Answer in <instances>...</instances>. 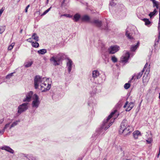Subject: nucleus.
I'll use <instances>...</instances> for the list:
<instances>
[{"label":"nucleus","instance_id":"nucleus-1","mask_svg":"<svg viewBox=\"0 0 160 160\" xmlns=\"http://www.w3.org/2000/svg\"><path fill=\"white\" fill-rule=\"evenodd\" d=\"M116 111V110H115L113 112H111L110 115L107 117V118L103 120V123L99 131L98 132L97 131L92 136L93 137H95V138H98V140H99V139L101 137V136L100 135V134L102 130L104 129V130L105 131L112 125L113 123L112 122H109V120L112 117V116L115 114Z\"/></svg>","mask_w":160,"mask_h":160},{"label":"nucleus","instance_id":"nucleus-2","mask_svg":"<svg viewBox=\"0 0 160 160\" xmlns=\"http://www.w3.org/2000/svg\"><path fill=\"white\" fill-rule=\"evenodd\" d=\"M66 58L67 56L64 54L59 53L52 57L50 60L54 66H56L60 65V62Z\"/></svg>","mask_w":160,"mask_h":160},{"label":"nucleus","instance_id":"nucleus-3","mask_svg":"<svg viewBox=\"0 0 160 160\" xmlns=\"http://www.w3.org/2000/svg\"><path fill=\"white\" fill-rule=\"evenodd\" d=\"M91 22L94 24L97 27L100 28L102 30H103L106 31H108L109 30L107 26V23L105 25L103 26L102 22L99 21L98 20H94L93 22Z\"/></svg>","mask_w":160,"mask_h":160},{"label":"nucleus","instance_id":"nucleus-4","mask_svg":"<svg viewBox=\"0 0 160 160\" xmlns=\"http://www.w3.org/2000/svg\"><path fill=\"white\" fill-rule=\"evenodd\" d=\"M32 99L33 100L32 103V107L33 108H37L38 107L40 103L39 97L36 94H35L33 96Z\"/></svg>","mask_w":160,"mask_h":160},{"label":"nucleus","instance_id":"nucleus-5","mask_svg":"<svg viewBox=\"0 0 160 160\" xmlns=\"http://www.w3.org/2000/svg\"><path fill=\"white\" fill-rule=\"evenodd\" d=\"M45 79H46V78H42L39 76H36L34 79V84L35 88L37 89L38 88V84L40 83H42Z\"/></svg>","mask_w":160,"mask_h":160},{"label":"nucleus","instance_id":"nucleus-6","mask_svg":"<svg viewBox=\"0 0 160 160\" xmlns=\"http://www.w3.org/2000/svg\"><path fill=\"white\" fill-rule=\"evenodd\" d=\"M46 81L45 82H44V83H42L40 85V90L42 92H45L49 90L51 88V84H49L48 83L47 81V79L46 78Z\"/></svg>","mask_w":160,"mask_h":160},{"label":"nucleus","instance_id":"nucleus-7","mask_svg":"<svg viewBox=\"0 0 160 160\" xmlns=\"http://www.w3.org/2000/svg\"><path fill=\"white\" fill-rule=\"evenodd\" d=\"M28 103L25 102L19 105L18 107V113L19 114H21L22 112L25 111L27 109H28Z\"/></svg>","mask_w":160,"mask_h":160},{"label":"nucleus","instance_id":"nucleus-8","mask_svg":"<svg viewBox=\"0 0 160 160\" xmlns=\"http://www.w3.org/2000/svg\"><path fill=\"white\" fill-rule=\"evenodd\" d=\"M119 49V47L117 45L112 46L108 49V51L109 53L113 54L117 52Z\"/></svg>","mask_w":160,"mask_h":160},{"label":"nucleus","instance_id":"nucleus-9","mask_svg":"<svg viewBox=\"0 0 160 160\" xmlns=\"http://www.w3.org/2000/svg\"><path fill=\"white\" fill-rule=\"evenodd\" d=\"M132 130V128L129 126H128L127 128H124V129L122 131H119V133L120 134L123 133L125 135H126L131 132Z\"/></svg>","mask_w":160,"mask_h":160},{"label":"nucleus","instance_id":"nucleus-10","mask_svg":"<svg viewBox=\"0 0 160 160\" xmlns=\"http://www.w3.org/2000/svg\"><path fill=\"white\" fill-rule=\"evenodd\" d=\"M134 102H130L128 103V101H126L125 105L123 106L124 108H125L128 106V108L126 109L127 111H130L134 107Z\"/></svg>","mask_w":160,"mask_h":160},{"label":"nucleus","instance_id":"nucleus-11","mask_svg":"<svg viewBox=\"0 0 160 160\" xmlns=\"http://www.w3.org/2000/svg\"><path fill=\"white\" fill-rule=\"evenodd\" d=\"M33 94V92L32 91H30L28 92L26 95V98H25L23 101L24 102H30L32 98H32Z\"/></svg>","mask_w":160,"mask_h":160},{"label":"nucleus","instance_id":"nucleus-12","mask_svg":"<svg viewBox=\"0 0 160 160\" xmlns=\"http://www.w3.org/2000/svg\"><path fill=\"white\" fill-rule=\"evenodd\" d=\"M68 62L67 63V67L66 68H67L68 71V72L69 73H70V72L71 71L72 65V62L71 59L69 58H68Z\"/></svg>","mask_w":160,"mask_h":160},{"label":"nucleus","instance_id":"nucleus-13","mask_svg":"<svg viewBox=\"0 0 160 160\" xmlns=\"http://www.w3.org/2000/svg\"><path fill=\"white\" fill-rule=\"evenodd\" d=\"M126 52L124 56H122L121 58V61L122 62H127L129 57L130 54L128 52L126 51Z\"/></svg>","mask_w":160,"mask_h":160},{"label":"nucleus","instance_id":"nucleus-14","mask_svg":"<svg viewBox=\"0 0 160 160\" xmlns=\"http://www.w3.org/2000/svg\"><path fill=\"white\" fill-rule=\"evenodd\" d=\"M128 126V121L126 119L123 120L121 124L120 128L119 129V131H122L124 129V128H127Z\"/></svg>","mask_w":160,"mask_h":160},{"label":"nucleus","instance_id":"nucleus-15","mask_svg":"<svg viewBox=\"0 0 160 160\" xmlns=\"http://www.w3.org/2000/svg\"><path fill=\"white\" fill-rule=\"evenodd\" d=\"M1 148L2 150H5V151L12 154H13L14 153V151L10 147L7 146H3Z\"/></svg>","mask_w":160,"mask_h":160},{"label":"nucleus","instance_id":"nucleus-16","mask_svg":"<svg viewBox=\"0 0 160 160\" xmlns=\"http://www.w3.org/2000/svg\"><path fill=\"white\" fill-rule=\"evenodd\" d=\"M81 19L83 22H88L90 20V18L88 15H85L82 16Z\"/></svg>","mask_w":160,"mask_h":160},{"label":"nucleus","instance_id":"nucleus-17","mask_svg":"<svg viewBox=\"0 0 160 160\" xmlns=\"http://www.w3.org/2000/svg\"><path fill=\"white\" fill-rule=\"evenodd\" d=\"M99 75V72L97 70H94L92 72V77L94 79L98 77Z\"/></svg>","mask_w":160,"mask_h":160},{"label":"nucleus","instance_id":"nucleus-18","mask_svg":"<svg viewBox=\"0 0 160 160\" xmlns=\"http://www.w3.org/2000/svg\"><path fill=\"white\" fill-rule=\"evenodd\" d=\"M81 18V15L77 13L74 15L73 20L74 22H77Z\"/></svg>","mask_w":160,"mask_h":160},{"label":"nucleus","instance_id":"nucleus-19","mask_svg":"<svg viewBox=\"0 0 160 160\" xmlns=\"http://www.w3.org/2000/svg\"><path fill=\"white\" fill-rule=\"evenodd\" d=\"M133 136L135 139H137L139 136H141L140 132L138 131H136L133 133Z\"/></svg>","mask_w":160,"mask_h":160},{"label":"nucleus","instance_id":"nucleus-20","mask_svg":"<svg viewBox=\"0 0 160 160\" xmlns=\"http://www.w3.org/2000/svg\"><path fill=\"white\" fill-rule=\"evenodd\" d=\"M69 0H61V6L65 7L66 6L68 3Z\"/></svg>","mask_w":160,"mask_h":160},{"label":"nucleus","instance_id":"nucleus-21","mask_svg":"<svg viewBox=\"0 0 160 160\" xmlns=\"http://www.w3.org/2000/svg\"><path fill=\"white\" fill-rule=\"evenodd\" d=\"M32 38L37 42L39 40V37L35 33H33L32 36Z\"/></svg>","mask_w":160,"mask_h":160},{"label":"nucleus","instance_id":"nucleus-22","mask_svg":"<svg viewBox=\"0 0 160 160\" xmlns=\"http://www.w3.org/2000/svg\"><path fill=\"white\" fill-rule=\"evenodd\" d=\"M139 44V42H138L136 45L132 46L131 48V50L132 51H135L138 48Z\"/></svg>","mask_w":160,"mask_h":160},{"label":"nucleus","instance_id":"nucleus-23","mask_svg":"<svg viewBox=\"0 0 160 160\" xmlns=\"http://www.w3.org/2000/svg\"><path fill=\"white\" fill-rule=\"evenodd\" d=\"M20 122V120H16L15 122H13L12 123V124L10 126L9 128V129H11L12 128L16 126L18 124V123L19 122Z\"/></svg>","mask_w":160,"mask_h":160},{"label":"nucleus","instance_id":"nucleus-24","mask_svg":"<svg viewBox=\"0 0 160 160\" xmlns=\"http://www.w3.org/2000/svg\"><path fill=\"white\" fill-rule=\"evenodd\" d=\"M37 52L39 54H44L47 52V50L45 49H42L38 50Z\"/></svg>","mask_w":160,"mask_h":160},{"label":"nucleus","instance_id":"nucleus-25","mask_svg":"<svg viewBox=\"0 0 160 160\" xmlns=\"http://www.w3.org/2000/svg\"><path fill=\"white\" fill-rule=\"evenodd\" d=\"M126 35L129 39L131 40L133 39V37L130 35V33L129 32V31L127 29L126 31Z\"/></svg>","mask_w":160,"mask_h":160},{"label":"nucleus","instance_id":"nucleus-26","mask_svg":"<svg viewBox=\"0 0 160 160\" xmlns=\"http://www.w3.org/2000/svg\"><path fill=\"white\" fill-rule=\"evenodd\" d=\"M153 3V6L154 7H156L157 9H158L159 8V5L157 1L155 0H150Z\"/></svg>","mask_w":160,"mask_h":160},{"label":"nucleus","instance_id":"nucleus-27","mask_svg":"<svg viewBox=\"0 0 160 160\" xmlns=\"http://www.w3.org/2000/svg\"><path fill=\"white\" fill-rule=\"evenodd\" d=\"M10 122L8 123L5 125V126L3 128V129L2 130V134H3L5 130L7 129L9 127H10Z\"/></svg>","mask_w":160,"mask_h":160},{"label":"nucleus","instance_id":"nucleus-28","mask_svg":"<svg viewBox=\"0 0 160 160\" xmlns=\"http://www.w3.org/2000/svg\"><path fill=\"white\" fill-rule=\"evenodd\" d=\"M32 45L33 47L37 48L39 47V44L37 42H32Z\"/></svg>","mask_w":160,"mask_h":160},{"label":"nucleus","instance_id":"nucleus-29","mask_svg":"<svg viewBox=\"0 0 160 160\" xmlns=\"http://www.w3.org/2000/svg\"><path fill=\"white\" fill-rule=\"evenodd\" d=\"M33 63L32 62H29L25 63V66L26 68L29 67L32 65Z\"/></svg>","mask_w":160,"mask_h":160},{"label":"nucleus","instance_id":"nucleus-30","mask_svg":"<svg viewBox=\"0 0 160 160\" xmlns=\"http://www.w3.org/2000/svg\"><path fill=\"white\" fill-rule=\"evenodd\" d=\"M143 20L145 22V24L146 25H149L151 23L148 19L144 18L143 19Z\"/></svg>","mask_w":160,"mask_h":160},{"label":"nucleus","instance_id":"nucleus-31","mask_svg":"<svg viewBox=\"0 0 160 160\" xmlns=\"http://www.w3.org/2000/svg\"><path fill=\"white\" fill-rule=\"evenodd\" d=\"M144 71H143V70H142L141 72H139L138 75H136V76L137 77V79H139L141 78V77H142L143 72Z\"/></svg>","mask_w":160,"mask_h":160},{"label":"nucleus","instance_id":"nucleus-32","mask_svg":"<svg viewBox=\"0 0 160 160\" xmlns=\"http://www.w3.org/2000/svg\"><path fill=\"white\" fill-rule=\"evenodd\" d=\"M157 12V11H156V9H155L153 12H151L149 14V15L150 17L151 18L155 15Z\"/></svg>","mask_w":160,"mask_h":160},{"label":"nucleus","instance_id":"nucleus-33","mask_svg":"<svg viewBox=\"0 0 160 160\" xmlns=\"http://www.w3.org/2000/svg\"><path fill=\"white\" fill-rule=\"evenodd\" d=\"M5 26H0V33H2L5 31Z\"/></svg>","mask_w":160,"mask_h":160},{"label":"nucleus","instance_id":"nucleus-34","mask_svg":"<svg viewBox=\"0 0 160 160\" xmlns=\"http://www.w3.org/2000/svg\"><path fill=\"white\" fill-rule=\"evenodd\" d=\"M111 60L114 63L116 62L117 61V59L114 56H112L111 58Z\"/></svg>","mask_w":160,"mask_h":160},{"label":"nucleus","instance_id":"nucleus-35","mask_svg":"<svg viewBox=\"0 0 160 160\" xmlns=\"http://www.w3.org/2000/svg\"><path fill=\"white\" fill-rule=\"evenodd\" d=\"M129 83V82H128V83H126L124 85V88L125 89H128L129 88L130 85Z\"/></svg>","mask_w":160,"mask_h":160},{"label":"nucleus","instance_id":"nucleus-36","mask_svg":"<svg viewBox=\"0 0 160 160\" xmlns=\"http://www.w3.org/2000/svg\"><path fill=\"white\" fill-rule=\"evenodd\" d=\"M13 73V72L7 75L6 77V78L9 79L12 76Z\"/></svg>","mask_w":160,"mask_h":160},{"label":"nucleus","instance_id":"nucleus-37","mask_svg":"<svg viewBox=\"0 0 160 160\" xmlns=\"http://www.w3.org/2000/svg\"><path fill=\"white\" fill-rule=\"evenodd\" d=\"M160 38V37L159 38V36H158V39H156L155 41V43H154L155 45H158V44L159 42V41Z\"/></svg>","mask_w":160,"mask_h":160},{"label":"nucleus","instance_id":"nucleus-38","mask_svg":"<svg viewBox=\"0 0 160 160\" xmlns=\"http://www.w3.org/2000/svg\"><path fill=\"white\" fill-rule=\"evenodd\" d=\"M158 31L159 34V37H160V22L158 23Z\"/></svg>","mask_w":160,"mask_h":160},{"label":"nucleus","instance_id":"nucleus-39","mask_svg":"<svg viewBox=\"0 0 160 160\" xmlns=\"http://www.w3.org/2000/svg\"><path fill=\"white\" fill-rule=\"evenodd\" d=\"M20 157H22V158L25 157V158H27L28 155H26V154H24L23 153H21L20 154Z\"/></svg>","mask_w":160,"mask_h":160},{"label":"nucleus","instance_id":"nucleus-40","mask_svg":"<svg viewBox=\"0 0 160 160\" xmlns=\"http://www.w3.org/2000/svg\"><path fill=\"white\" fill-rule=\"evenodd\" d=\"M48 12L47 11V10H46L41 15V16H43L44 15L46 14H47Z\"/></svg>","mask_w":160,"mask_h":160},{"label":"nucleus","instance_id":"nucleus-41","mask_svg":"<svg viewBox=\"0 0 160 160\" xmlns=\"http://www.w3.org/2000/svg\"><path fill=\"white\" fill-rule=\"evenodd\" d=\"M113 0H112V1L110 2L109 4L111 6H114L115 5V3L113 2Z\"/></svg>","mask_w":160,"mask_h":160},{"label":"nucleus","instance_id":"nucleus-42","mask_svg":"<svg viewBox=\"0 0 160 160\" xmlns=\"http://www.w3.org/2000/svg\"><path fill=\"white\" fill-rule=\"evenodd\" d=\"M135 76H136V75H135V74L132 77V78H131V80H130V81H128V82H131V81L133 79H134V80H135V78H134V77Z\"/></svg>","mask_w":160,"mask_h":160},{"label":"nucleus","instance_id":"nucleus-43","mask_svg":"<svg viewBox=\"0 0 160 160\" xmlns=\"http://www.w3.org/2000/svg\"><path fill=\"white\" fill-rule=\"evenodd\" d=\"M29 7H30V5H28L26 8L25 9V12H28V8H29Z\"/></svg>","mask_w":160,"mask_h":160},{"label":"nucleus","instance_id":"nucleus-44","mask_svg":"<svg viewBox=\"0 0 160 160\" xmlns=\"http://www.w3.org/2000/svg\"><path fill=\"white\" fill-rule=\"evenodd\" d=\"M32 38H30L28 39H27V41L28 42H32Z\"/></svg>","mask_w":160,"mask_h":160},{"label":"nucleus","instance_id":"nucleus-45","mask_svg":"<svg viewBox=\"0 0 160 160\" xmlns=\"http://www.w3.org/2000/svg\"><path fill=\"white\" fill-rule=\"evenodd\" d=\"M148 65V63H147L145 65V66L143 69V70H142L143 71H144L145 70V68L147 67Z\"/></svg>","mask_w":160,"mask_h":160},{"label":"nucleus","instance_id":"nucleus-46","mask_svg":"<svg viewBox=\"0 0 160 160\" xmlns=\"http://www.w3.org/2000/svg\"><path fill=\"white\" fill-rule=\"evenodd\" d=\"M64 16L66 17H67L71 18V16L69 14H64Z\"/></svg>","mask_w":160,"mask_h":160},{"label":"nucleus","instance_id":"nucleus-47","mask_svg":"<svg viewBox=\"0 0 160 160\" xmlns=\"http://www.w3.org/2000/svg\"><path fill=\"white\" fill-rule=\"evenodd\" d=\"M12 48H13L12 47V46H11L10 45L8 47V50H11L12 49Z\"/></svg>","mask_w":160,"mask_h":160},{"label":"nucleus","instance_id":"nucleus-48","mask_svg":"<svg viewBox=\"0 0 160 160\" xmlns=\"http://www.w3.org/2000/svg\"><path fill=\"white\" fill-rule=\"evenodd\" d=\"M4 121V118H2V119H1L0 120V124L2 123Z\"/></svg>","mask_w":160,"mask_h":160},{"label":"nucleus","instance_id":"nucleus-49","mask_svg":"<svg viewBox=\"0 0 160 160\" xmlns=\"http://www.w3.org/2000/svg\"><path fill=\"white\" fill-rule=\"evenodd\" d=\"M3 11V10L2 9V8L0 10V16H1V14L2 13Z\"/></svg>","mask_w":160,"mask_h":160},{"label":"nucleus","instance_id":"nucleus-50","mask_svg":"<svg viewBox=\"0 0 160 160\" xmlns=\"http://www.w3.org/2000/svg\"><path fill=\"white\" fill-rule=\"evenodd\" d=\"M14 45V43H12L10 45V46H12V48H13Z\"/></svg>","mask_w":160,"mask_h":160},{"label":"nucleus","instance_id":"nucleus-51","mask_svg":"<svg viewBox=\"0 0 160 160\" xmlns=\"http://www.w3.org/2000/svg\"><path fill=\"white\" fill-rule=\"evenodd\" d=\"M160 154V150H159L158 153L157 155V157L158 158V157H159Z\"/></svg>","mask_w":160,"mask_h":160},{"label":"nucleus","instance_id":"nucleus-52","mask_svg":"<svg viewBox=\"0 0 160 160\" xmlns=\"http://www.w3.org/2000/svg\"><path fill=\"white\" fill-rule=\"evenodd\" d=\"M22 31H23V29H21L20 30V33H22Z\"/></svg>","mask_w":160,"mask_h":160},{"label":"nucleus","instance_id":"nucleus-53","mask_svg":"<svg viewBox=\"0 0 160 160\" xmlns=\"http://www.w3.org/2000/svg\"><path fill=\"white\" fill-rule=\"evenodd\" d=\"M51 7L50 8H48V9H47V11L49 12L51 9Z\"/></svg>","mask_w":160,"mask_h":160},{"label":"nucleus","instance_id":"nucleus-54","mask_svg":"<svg viewBox=\"0 0 160 160\" xmlns=\"http://www.w3.org/2000/svg\"><path fill=\"white\" fill-rule=\"evenodd\" d=\"M51 7L50 8H48V9H47V11L49 12L51 9Z\"/></svg>","mask_w":160,"mask_h":160},{"label":"nucleus","instance_id":"nucleus-55","mask_svg":"<svg viewBox=\"0 0 160 160\" xmlns=\"http://www.w3.org/2000/svg\"><path fill=\"white\" fill-rule=\"evenodd\" d=\"M146 141L147 142H148V143H151V142L150 141H149L148 140H147Z\"/></svg>","mask_w":160,"mask_h":160},{"label":"nucleus","instance_id":"nucleus-56","mask_svg":"<svg viewBox=\"0 0 160 160\" xmlns=\"http://www.w3.org/2000/svg\"><path fill=\"white\" fill-rule=\"evenodd\" d=\"M2 134H2V131H0V135H2Z\"/></svg>","mask_w":160,"mask_h":160},{"label":"nucleus","instance_id":"nucleus-57","mask_svg":"<svg viewBox=\"0 0 160 160\" xmlns=\"http://www.w3.org/2000/svg\"><path fill=\"white\" fill-rule=\"evenodd\" d=\"M31 159H32V160H35V158H33L32 157V158H31Z\"/></svg>","mask_w":160,"mask_h":160},{"label":"nucleus","instance_id":"nucleus-58","mask_svg":"<svg viewBox=\"0 0 160 160\" xmlns=\"http://www.w3.org/2000/svg\"><path fill=\"white\" fill-rule=\"evenodd\" d=\"M88 106H90L91 103L89 102H88Z\"/></svg>","mask_w":160,"mask_h":160},{"label":"nucleus","instance_id":"nucleus-59","mask_svg":"<svg viewBox=\"0 0 160 160\" xmlns=\"http://www.w3.org/2000/svg\"><path fill=\"white\" fill-rule=\"evenodd\" d=\"M123 160H128V159L126 158H124Z\"/></svg>","mask_w":160,"mask_h":160},{"label":"nucleus","instance_id":"nucleus-60","mask_svg":"<svg viewBox=\"0 0 160 160\" xmlns=\"http://www.w3.org/2000/svg\"><path fill=\"white\" fill-rule=\"evenodd\" d=\"M64 16V14H62V15H61V16H60V17H62V16Z\"/></svg>","mask_w":160,"mask_h":160},{"label":"nucleus","instance_id":"nucleus-61","mask_svg":"<svg viewBox=\"0 0 160 160\" xmlns=\"http://www.w3.org/2000/svg\"><path fill=\"white\" fill-rule=\"evenodd\" d=\"M159 98L160 99V93H159Z\"/></svg>","mask_w":160,"mask_h":160},{"label":"nucleus","instance_id":"nucleus-62","mask_svg":"<svg viewBox=\"0 0 160 160\" xmlns=\"http://www.w3.org/2000/svg\"><path fill=\"white\" fill-rule=\"evenodd\" d=\"M48 1H49V0H47V3H48Z\"/></svg>","mask_w":160,"mask_h":160}]
</instances>
